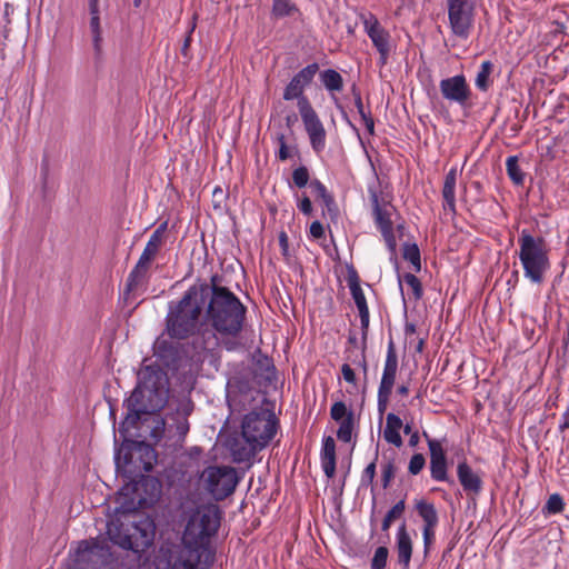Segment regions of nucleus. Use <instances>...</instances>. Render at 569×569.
I'll return each instance as SVG.
<instances>
[{
  "instance_id": "obj_24",
  "label": "nucleus",
  "mask_w": 569,
  "mask_h": 569,
  "mask_svg": "<svg viewBox=\"0 0 569 569\" xmlns=\"http://www.w3.org/2000/svg\"><path fill=\"white\" fill-rule=\"evenodd\" d=\"M90 13V30L92 33L93 47L97 52L101 49L102 30L100 26L99 0H88Z\"/></svg>"
},
{
  "instance_id": "obj_9",
  "label": "nucleus",
  "mask_w": 569,
  "mask_h": 569,
  "mask_svg": "<svg viewBox=\"0 0 569 569\" xmlns=\"http://www.w3.org/2000/svg\"><path fill=\"white\" fill-rule=\"evenodd\" d=\"M449 26L452 33L461 39H468L475 21V0H447Z\"/></svg>"
},
{
  "instance_id": "obj_38",
  "label": "nucleus",
  "mask_w": 569,
  "mask_h": 569,
  "mask_svg": "<svg viewBox=\"0 0 569 569\" xmlns=\"http://www.w3.org/2000/svg\"><path fill=\"white\" fill-rule=\"evenodd\" d=\"M403 281H405L406 286L411 290V292L416 299L421 298V296H422L421 283L415 274L406 273L403 276Z\"/></svg>"
},
{
  "instance_id": "obj_1",
  "label": "nucleus",
  "mask_w": 569,
  "mask_h": 569,
  "mask_svg": "<svg viewBox=\"0 0 569 569\" xmlns=\"http://www.w3.org/2000/svg\"><path fill=\"white\" fill-rule=\"evenodd\" d=\"M159 495L160 486L153 479L123 487L119 496L120 507L107 525L109 540L123 549L144 551L153 541L156 526L139 509L152 506Z\"/></svg>"
},
{
  "instance_id": "obj_54",
  "label": "nucleus",
  "mask_w": 569,
  "mask_h": 569,
  "mask_svg": "<svg viewBox=\"0 0 569 569\" xmlns=\"http://www.w3.org/2000/svg\"><path fill=\"white\" fill-rule=\"evenodd\" d=\"M177 430H178L179 435H181V436L187 435V432L189 430V423L184 418L181 421H179V423L177 426Z\"/></svg>"
},
{
  "instance_id": "obj_18",
  "label": "nucleus",
  "mask_w": 569,
  "mask_h": 569,
  "mask_svg": "<svg viewBox=\"0 0 569 569\" xmlns=\"http://www.w3.org/2000/svg\"><path fill=\"white\" fill-rule=\"evenodd\" d=\"M396 550L399 565L403 569H408L412 556V539L405 522L398 528L396 535Z\"/></svg>"
},
{
  "instance_id": "obj_7",
  "label": "nucleus",
  "mask_w": 569,
  "mask_h": 569,
  "mask_svg": "<svg viewBox=\"0 0 569 569\" xmlns=\"http://www.w3.org/2000/svg\"><path fill=\"white\" fill-rule=\"evenodd\" d=\"M519 259L525 277L532 283H541L550 269L549 249L541 237H533L522 230L519 239Z\"/></svg>"
},
{
  "instance_id": "obj_29",
  "label": "nucleus",
  "mask_w": 569,
  "mask_h": 569,
  "mask_svg": "<svg viewBox=\"0 0 569 569\" xmlns=\"http://www.w3.org/2000/svg\"><path fill=\"white\" fill-rule=\"evenodd\" d=\"M309 188L313 196L318 199H321L328 210H331V206L335 204V201L332 196L328 192L326 186L319 180H312L309 183Z\"/></svg>"
},
{
  "instance_id": "obj_45",
  "label": "nucleus",
  "mask_w": 569,
  "mask_h": 569,
  "mask_svg": "<svg viewBox=\"0 0 569 569\" xmlns=\"http://www.w3.org/2000/svg\"><path fill=\"white\" fill-rule=\"evenodd\" d=\"M321 466L325 475L332 478L336 473V458H321Z\"/></svg>"
},
{
  "instance_id": "obj_62",
  "label": "nucleus",
  "mask_w": 569,
  "mask_h": 569,
  "mask_svg": "<svg viewBox=\"0 0 569 569\" xmlns=\"http://www.w3.org/2000/svg\"><path fill=\"white\" fill-rule=\"evenodd\" d=\"M403 431H405V433H410L411 432V427L409 425H406L405 428H403Z\"/></svg>"
},
{
  "instance_id": "obj_50",
  "label": "nucleus",
  "mask_w": 569,
  "mask_h": 569,
  "mask_svg": "<svg viewBox=\"0 0 569 569\" xmlns=\"http://www.w3.org/2000/svg\"><path fill=\"white\" fill-rule=\"evenodd\" d=\"M393 472L392 463L388 462L382 467V485L385 488L389 486V482L393 477Z\"/></svg>"
},
{
  "instance_id": "obj_26",
  "label": "nucleus",
  "mask_w": 569,
  "mask_h": 569,
  "mask_svg": "<svg viewBox=\"0 0 569 569\" xmlns=\"http://www.w3.org/2000/svg\"><path fill=\"white\" fill-rule=\"evenodd\" d=\"M506 170L510 180L517 184L521 186L525 182V172L519 166V159L517 156L508 157L506 160Z\"/></svg>"
},
{
  "instance_id": "obj_15",
  "label": "nucleus",
  "mask_w": 569,
  "mask_h": 569,
  "mask_svg": "<svg viewBox=\"0 0 569 569\" xmlns=\"http://www.w3.org/2000/svg\"><path fill=\"white\" fill-rule=\"evenodd\" d=\"M107 555H109V548L104 540L81 541L74 555V567L68 569H80L81 563L92 561L93 557L103 558Z\"/></svg>"
},
{
  "instance_id": "obj_35",
  "label": "nucleus",
  "mask_w": 569,
  "mask_h": 569,
  "mask_svg": "<svg viewBox=\"0 0 569 569\" xmlns=\"http://www.w3.org/2000/svg\"><path fill=\"white\" fill-rule=\"evenodd\" d=\"M295 10V6L289 0H273L272 13L277 18L291 16Z\"/></svg>"
},
{
  "instance_id": "obj_52",
  "label": "nucleus",
  "mask_w": 569,
  "mask_h": 569,
  "mask_svg": "<svg viewBox=\"0 0 569 569\" xmlns=\"http://www.w3.org/2000/svg\"><path fill=\"white\" fill-rule=\"evenodd\" d=\"M310 234L311 237H313L315 239H320L323 237L325 234V228L322 226L321 222L319 221H313L310 226Z\"/></svg>"
},
{
  "instance_id": "obj_25",
  "label": "nucleus",
  "mask_w": 569,
  "mask_h": 569,
  "mask_svg": "<svg viewBox=\"0 0 569 569\" xmlns=\"http://www.w3.org/2000/svg\"><path fill=\"white\" fill-rule=\"evenodd\" d=\"M167 230V222L161 223L150 236L143 252L156 259L160 248L163 244V236Z\"/></svg>"
},
{
  "instance_id": "obj_42",
  "label": "nucleus",
  "mask_w": 569,
  "mask_h": 569,
  "mask_svg": "<svg viewBox=\"0 0 569 569\" xmlns=\"http://www.w3.org/2000/svg\"><path fill=\"white\" fill-rule=\"evenodd\" d=\"M426 459L421 453H416L411 457L408 470L411 475H418L425 467Z\"/></svg>"
},
{
  "instance_id": "obj_16",
  "label": "nucleus",
  "mask_w": 569,
  "mask_h": 569,
  "mask_svg": "<svg viewBox=\"0 0 569 569\" xmlns=\"http://www.w3.org/2000/svg\"><path fill=\"white\" fill-rule=\"evenodd\" d=\"M154 258L142 251L137 264L131 270L127 280V290L129 292L137 290L139 287L144 284L148 272L151 268Z\"/></svg>"
},
{
  "instance_id": "obj_28",
  "label": "nucleus",
  "mask_w": 569,
  "mask_h": 569,
  "mask_svg": "<svg viewBox=\"0 0 569 569\" xmlns=\"http://www.w3.org/2000/svg\"><path fill=\"white\" fill-rule=\"evenodd\" d=\"M325 88L329 91H341L343 88V80L339 72L332 69L325 70L320 74Z\"/></svg>"
},
{
  "instance_id": "obj_12",
  "label": "nucleus",
  "mask_w": 569,
  "mask_h": 569,
  "mask_svg": "<svg viewBox=\"0 0 569 569\" xmlns=\"http://www.w3.org/2000/svg\"><path fill=\"white\" fill-rule=\"evenodd\" d=\"M299 113L312 150L316 153L322 152L327 143V131L308 99H301L299 103Z\"/></svg>"
},
{
  "instance_id": "obj_23",
  "label": "nucleus",
  "mask_w": 569,
  "mask_h": 569,
  "mask_svg": "<svg viewBox=\"0 0 569 569\" xmlns=\"http://www.w3.org/2000/svg\"><path fill=\"white\" fill-rule=\"evenodd\" d=\"M402 420L395 413H388L386 418V427L383 430V438L387 442L400 448L402 446V438L400 429L402 428Z\"/></svg>"
},
{
  "instance_id": "obj_10",
  "label": "nucleus",
  "mask_w": 569,
  "mask_h": 569,
  "mask_svg": "<svg viewBox=\"0 0 569 569\" xmlns=\"http://www.w3.org/2000/svg\"><path fill=\"white\" fill-rule=\"evenodd\" d=\"M368 191L373 208L376 224L380 230L388 249L390 251H395L397 242L393 234L391 220L393 207L390 204L388 199L378 192L376 187L369 186Z\"/></svg>"
},
{
  "instance_id": "obj_27",
  "label": "nucleus",
  "mask_w": 569,
  "mask_h": 569,
  "mask_svg": "<svg viewBox=\"0 0 569 569\" xmlns=\"http://www.w3.org/2000/svg\"><path fill=\"white\" fill-rule=\"evenodd\" d=\"M417 511L425 522L423 527H436L437 526L438 516H437L436 508L432 503H429L426 501H420L417 503Z\"/></svg>"
},
{
  "instance_id": "obj_5",
  "label": "nucleus",
  "mask_w": 569,
  "mask_h": 569,
  "mask_svg": "<svg viewBox=\"0 0 569 569\" xmlns=\"http://www.w3.org/2000/svg\"><path fill=\"white\" fill-rule=\"evenodd\" d=\"M277 432V419L267 409L252 411L244 416L241 433L244 442L233 440L230 442V452L236 462L249 461L263 449Z\"/></svg>"
},
{
  "instance_id": "obj_30",
  "label": "nucleus",
  "mask_w": 569,
  "mask_h": 569,
  "mask_svg": "<svg viewBox=\"0 0 569 569\" xmlns=\"http://www.w3.org/2000/svg\"><path fill=\"white\" fill-rule=\"evenodd\" d=\"M492 71V63L490 61H483L480 66V69L477 73L475 83L476 87L482 91L487 90L489 87V77Z\"/></svg>"
},
{
  "instance_id": "obj_37",
  "label": "nucleus",
  "mask_w": 569,
  "mask_h": 569,
  "mask_svg": "<svg viewBox=\"0 0 569 569\" xmlns=\"http://www.w3.org/2000/svg\"><path fill=\"white\" fill-rule=\"evenodd\" d=\"M388 555L389 551L387 547H378L371 560V569H385L387 565Z\"/></svg>"
},
{
  "instance_id": "obj_55",
  "label": "nucleus",
  "mask_w": 569,
  "mask_h": 569,
  "mask_svg": "<svg viewBox=\"0 0 569 569\" xmlns=\"http://www.w3.org/2000/svg\"><path fill=\"white\" fill-rule=\"evenodd\" d=\"M367 130L369 131L370 134L373 133L375 131V122H373V119L368 116V117H365V119H362Z\"/></svg>"
},
{
  "instance_id": "obj_21",
  "label": "nucleus",
  "mask_w": 569,
  "mask_h": 569,
  "mask_svg": "<svg viewBox=\"0 0 569 569\" xmlns=\"http://www.w3.org/2000/svg\"><path fill=\"white\" fill-rule=\"evenodd\" d=\"M398 369V359L392 345L389 346L379 389L392 391Z\"/></svg>"
},
{
  "instance_id": "obj_43",
  "label": "nucleus",
  "mask_w": 569,
  "mask_h": 569,
  "mask_svg": "<svg viewBox=\"0 0 569 569\" xmlns=\"http://www.w3.org/2000/svg\"><path fill=\"white\" fill-rule=\"evenodd\" d=\"M378 459V451H376L375 453V459L372 462H370L366 469L363 470V473H362V477H361V482L363 485L368 483V485H371L372 481H373V478L376 476V461Z\"/></svg>"
},
{
  "instance_id": "obj_53",
  "label": "nucleus",
  "mask_w": 569,
  "mask_h": 569,
  "mask_svg": "<svg viewBox=\"0 0 569 569\" xmlns=\"http://www.w3.org/2000/svg\"><path fill=\"white\" fill-rule=\"evenodd\" d=\"M341 372H342V377L343 379L349 382V383H356V375H355V371L353 369L348 365V363H345L342 365L341 367Z\"/></svg>"
},
{
  "instance_id": "obj_51",
  "label": "nucleus",
  "mask_w": 569,
  "mask_h": 569,
  "mask_svg": "<svg viewBox=\"0 0 569 569\" xmlns=\"http://www.w3.org/2000/svg\"><path fill=\"white\" fill-rule=\"evenodd\" d=\"M298 209L306 216L311 214L312 204L309 197H307L306 194L301 197L300 201L298 202Z\"/></svg>"
},
{
  "instance_id": "obj_60",
  "label": "nucleus",
  "mask_w": 569,
  "mask_h": 569,
  "mask_svg": "<svg viewBox=\"0 0 569 569\" xmlns=\"http://www.w3.org/2000/svg\"><path fill=\"white\" fill-rule=\"evenodd\" d=\"M276 139H277V142H278L279 147L282 146V143H287L286 142V137H284L283 133H279Z\"/></svg>"
},
{
  "instance_id": "obj_40",
  "label": "nucleus",
  "mask_w": 569,
  "mask_h": 569,
  "mask_svg": "<svg viewBox=\"0 0 569 569\" xmlns=\"http://www.w3.org/2000/svg\"><path fill=\"white\" fill-rule=\"evenodd\" d=\"M563 499L558 493H553L548 498L545 509L549 513H559L563 510Z\"/></svg>"
},
{
  "instance_id": "obj_48",
  "label": "nucleus",
  "mask_w": 569,
  "mask_h": 569,
  "mask_svg": "<svg viewBox=\"0 0 569 569\" xmlns=\"http://www.w3.org/2000/svg\"><path fill=\"white\" fill-rule=\"evenodd\" d=\"M197 18H198V16L193 14L192 21H191V24H190V29L188 31V36H187V38H186V40L183 42L182 49H181L182 54H184V56L187 54V52H188V50L190 48V44H191V34H192V32L196 29Z\"/></svg>"
},
{
  "instance_id": "obj_36",
  "label": "nucleus",
  "mask_w": 569,
  "mask_h": 569,
  "mask_svg": "<svg viewBox=\"0 0 569 569\" xmlns=\"http://www.w3.org/2000/svg\"><path fill=\"white\" fill-rule=\"evenodd\" d=\"M349 415H353L351 410H349L345 402L337 401L331 406L330 416L335 421H342L347 419Z\"/></svg>"
},
{
  "instance_id": "obj_47",
  "label": "nucleus",
  "mask_w": 569,
  "mask_h": 569,
  "mask_svg": "<svg viewBox=\"0 0 569 569\" xmlns=\"http://www.w3.org/2000/svg\"><path fill=\"white\" fill-rule=\"evenodd\" d=\"M423 536V545H425V552L427 553L429 550V547L435 540V527H423L422 530Z\"/></svg>"
},
{
  "instance_id": "obj_31",
  "label": "nucleus",
  "mask_w": 569,
  "mask_h": 569,
  "mask_svg": "<svg viewBox=\"0 0 569 569\" xmlns=\"http://www.w3.org/2000/svg\"><path fill=\"white\" fill-rule=\"evenodd\" d=\"M403 258L412 264L416 271H420V251L417 244L406 243L403 247Z\"/></svg>"
},
{
  "instance_id": "obj_58",
  "label": "nucleus",
  "mask_w": 569,
  "mask_h": 569,
  "mask_svg": "<svg viewBox=\"0 0 569 569\" xmlns=\"http://www.w3.org/2000/svg\"><path fill=\"white\" fill-rule=\"evenodd\" d=\"M166 343H167V341H166L164 339L159 338V339H157V341H156V343H154V349H156L157 351H159V350H161V349H163V348H164V345H166Z\"/></svg>"
},
{
  "instance_id": "obj_11",
  "label": "nucleus",
  "mask_w": 569,
  "mask_h": 569,
  "mask_svg": "<svg viewBox=\"0 0 569 569\" xmlns=\"http://www.w3.org/2000/svg\"><path fill=\"white\" fill-rule=\"evenodd\" d=\"M360 20L363 24L365 32L379 53V64L386 66L391 52L396 48L390 32L382 27L377 17L372 13L361 14Z\"/></svg>"
},
{
  "instance_id": "obj_56",
  "label": "nucleus",
  "mask_w": 569,
  "mask_h": 569,
  "mask_svg": "<svg viewBox=\"0 0 569 569\" xmlns=\"http://www.w3.org/2000/svg\"><path fill=\"white\" fill-rule=\"evenodd\" d=\"M279 242H280V246L282 248V251L286 253L287 252V249H288V237L284 232H281L279 234Z\"/></svg>"
},
{
  "instance_id": "obj_6",
  "label": "nucleus",
  "mask_w": 569,
  "mask_h": 569,
  "mask_svg": "<svg viewBox=\"0 0 569 569\" xmlns=\"http://www.w3.org/2000/svg\"><path fill=\"white\" fill-rule=\"evenodd\" d=\"M168 388L161 372L149 367L138 375V385L127 400V422L136 423L142 415L160 411L168 401Z\"/></svg>"
},
{
  "instance_id": "obj_46",
  "label": "nucleus",
  "mask_w": 569,
  "mask_h": 569,
  "mask_svg": "<svg viewBox=\"0 0 569 569\" xmlns=\"http://www.w3.org/2000/svg\"><path fill=\"white\" fill-rule=\"evenodd\" d=\"M390 395L391 391L378 389V411L380 415H383V412L387 410Z\"/></svg>"
},
{
  "instance_id": "obj_44",
  "label": "nucleus",
  "mask_w": 569,
  "mask_h": 569,
  "mask_svg": "<svg viewBox=\"0 0 569 569\" xmlns=\"http://www.w3.org/2000/svg\"><path fill=\"white\" fill-rule=\"evenodd\" d=\"M321 458H336V443L332 437L323 439Z\"/></svg>"
},
{
  "instance_id": "obj_32",
  "label": "nucleus",
  "mask_w": 569,
  "mask_h": 569,
  "mask_svg": "<svg viewBox=\"0 0 569 569\" xmlns=\"http://www.w3.org/2000/svg\"><path fill=\"white\" fill-rule=\"evenodd\" d=\"M430 473L436 481H449L446 460H430Z\"/></svg>"
},
{
  "instance_id": "obj_39",
  "label": "nucleus",
  "mask_w": 569,
  "mask_h": 569,
  "mask_svg": "<svg viewBox=\"0 0 569 569\" xmlns=\"http://www.w3.org/2000/svg\"><path fill=\"white\" fill-rule=\"evenodd\" d=\"M428 447L430 451V460H446V452L440 441L436 439H428Z\"/></svg>"
},
{
  "instance_id": "obj_49",
  "label": "nucleus",
  "mask_w": 569,
  "mask_h": 569,
  "mask_svg": "<svg viewBox=\"0 0 569 569\" xmlns=\"http://www.w3.org/2000/svg\"><path fill=\"white\" fill-rule=\"evenodd\" d=\"M295 151V147H289L287 143H282V146H280L278 150V158L281 161H286L287 159L293 156Z\"/></svg>"
},
{
  "instance_id": "obj_64",
  "label": "nucleus",
  "mask_w": 569,
  "mask_h": 569,
  "mask_svg": "<svg viewBox=\"0 0 569 569\" xmlns=\"http://www.w3.org/2000/svg\"><path fill=\"white\" fill-rule=\"evenodd\" d=\"M140 3H141V0H133V4H134V7H139V6H140Z\"/></svg>"
},
{
  "instance_id": "obj_17",
  "label": "nucleus",
  "mask_w": 569,
  "mask_h": 569,
  "mask_svg": "<svg viewBox=\"0 0 569 569\" xmlns=\"http://www.w3.org/2000/svg\"><path fill=\"white\" fill-rule=\"evenodd\" d=\"M133 459H139L141 461V468L148 472L153 468L156 462V451L146 442H133L129 455L124 456V463H129Z\"/></svg>"
},
{
  "instance_id": "obj_61",
  "label": "nucleus",
  "mask_w": 569,
  "mask_h": 569,
  "mask_svg": "<svg viewBox=\"0 0 569 569\" xmlns=\"http://www.w3.org/2000/svg\"><path fill=\"white\" fill-rule=\"evenodd\" d=\"M398 392H399L400 395H402V396H407V395H408V392H409V388H408L407 386H400V387L398 388Z\"/></svg>"
},
{
  "instance_id": "obj_59",
  "label": "nucleus",
  "mask_w": 569,
  "mask_h": 569,
  "mask_svg": "<svg viewBox=\"0 0 569 569\" xmlns=\"http://www.w3.org/2000/svg\"><path fill=\"white\" fill-rule=\"evenodd\" d=\"M418 442H419V436H418V433H417V432H413V433L411 435L410 439H409V445H410L411 447H415V446H417V445H418Z\"/></svg>"
},
{
  "instance_id": "obj_14",
  "label": "nucleus",
  "mask_w": 569,
  "mask_h": 569,
  "mask_svg": "<svg viewBox=\"0 0 569 569\" xmlns=\"http://www.w3.org/2000/svg\"><path fill=\"white\" fill-rule=\"evenodd\" d=\"M318 71V64L312 63L300 70L288 83L283 92L284 100H298V104L301 99H308L303 96L305 88L312 81L315 74Z\"/></svg>"
},
{
  "instance_id": "obj_33",
  "label": "nucleus",
  "mask_w": 569,
  "mask_h": 569,
  "mask_svg": "<svg viewBox=\"0 0 569 569\" xmlns=\"http://www.w3.org/2000/svg\"><path fill=\"white\" fill-rule=\"evenodd\" d=\"M339 423H340V426L337 431L338 439L343 442H350L351 438H352V430H353V423H355L353 415H349V417L347 419H343Z\"/></svg>"
},
{
  "instance_id": "obj_3",
  "label": "nucleus",
  "mask_w": 569,
  "mask_h": 569,
  "mask_svg": "<svg viewBox=\"0 0 569 569\" xmlns=\"http://www.w3.org/2000/svg\"><path fill=\"white\" fill-rule=\"evenodd\" d=\"M209 290L208 284L192 286L184 292L181 300L170 308L167 331L171 338L186 339L201 335L203 349H213L218 346V337L208 328H203L204 325L201 322Z\"/></svg>"
},
{
  "instance_id": "obj_22",
  "label": "nucleus",
  "mask_w": 569,
  "mask_h": 569,
  "mask_svg": "<svg viewBox=\"0 0 569 569\" xmlns=\"http://www.w3.org/2000/svg\"><path fill=\"white\" fill-rule=\"evenodd\" d=\"M457 169L451 168L446 174L443 188H442V198H443V208L452 213L456 212V184H457Z\"/></svg>"
},
{
  "instance_id": "obj_4",
  "label": "nucleus",
  "mask_w": 569,
  "mask_h": 569,
  "mask_svg": "<svg viewBox=\"0 0 569 569\" xmlns=\"http://www.w3.org/2000/svg\"><path fill=\"white\" fill-rule=\"evenodd\" d=\"M206 318L218 337V342L224 345L228 350L234 349L236 343L230 338H236L243 325L246 308L240 300L227 288L213 284L210 290Z\"/></svg>"
},
{
  "instance_id": "obj_19",
  "label": "nucleus",
  "mask_w": 569,
  "mask_h": 569,
  "mask_svg": "<svg viewBox=\"0 0 569 569\" xmlns=\"http://www.w3.org/2000/svg\"><path fill=\"white\" fill-rule=\"evenodd\" d=\"M457 476L463 490L471 495H478L482 490L481 478L471 469V467L462 461L457 467Z\"/></svg>"
},
{
  "instance_id": "obj_20",
  "label": "nucleus",
  "mask_w": 569,
  "mask_h": 569,
  "mask_svg": "<svg viewBox=\"0 0 569 569\" xmlns=\"http://www.w3.org/2000/svg\"><path fill=\"white\" fill-rule=\"evenodd\" d=\"M348 286L351 292V296L355 300V303L358 308L361 327L367 329L369 326V308L367 305V300L365 293L359 284V280L357 276L350 277L348 280Z\"/></svg>"
},
{
  "instance_id": "obj_34",
  "label": "nucleus",
  "mask_w": 569,
  "mask_h": 569,
  "mask_svg": "<svg viewBox=\"0 0 569 569\" xmlns=\"http://www.w3.org/2000/svg\"><path fill=\"white\" fill-rule=\"evenodd\" d=\"M405 511V502L401 500L399 502H397L389 511L388 513L386 515L383 521H382V530L383 531H387L389 530L391 523L400 518L402 516Z\"/></svg>"
},
{
  "instance_id": "obj_63",
  "label": "nucleus",
  "mask_w": 569,
  "mask_h": 569,
  "mask_svg": "<svg viewBox=\"0 0 569 569\" xmlns=\"http://www.w3.org/2000/svg\"><path fill=\"white\" fill-rule=\"evenodd\" d=\"M295 121V117H287V124L290 126Z\"/></svg>"
},
{
  "instance_id": "obj_2",
  "label": "nucleus",
  "mask_w": 569,
  "mask_h": 569,
  "mask_svg": "<svg viewBox=\"0 0 569 569\" xmlns=\"http://www.w3.org/2000/svg\"><path fill=\"white\" fill-rule=\"evenodd\" d=\"M220 520L217 505L198 507L187 520L180 550L172 560L158 558L157 569H208L213 558L210 541L219 529Z\"/></svg>"
},
{
  "instance_id": "obj_13",
  "label": "nucleus",
  "mask_w": 569,
  "mask_h": 569,
  "mask_svg": "<svg viewBox=\"0 0 569 569\" xmlns=\"http://www.w3.org/2000/svg\"><path fill=\"white\" fill-rule=\"evenodd\" d=\"M439 88L442 97L450 102L466 106L470 100L471 90L462 74L442 79Z\"/></svg>"
},
{
  "instance_id": "obj_57",
  "label": "nucleus",
  "mask_w": 569,
  "mask_h": 569,
  "mask_svg": "<svg viewBox=\"0 0 569 569\" xmlns=\"http://www.w3.org/2000/svg\"><path fill=\"white\" fill-rule=\"evenodd\" d=\"M356 104H357V109L359 111V114L361 116V119H365V117H368V114L365 111V108H363L361 99H358Z\"/></svg>"
},
{
  "instance_id": "obj_8",
  "label": "nucleus",
  "mask_w": 569,
  "mask_h": 569,
  "mask_svg": "<svg viewBox=\"0 0 569 569\" xmlns=\"http://www.w3.org/2000/svg\"><path fill=\"white\" fill-rule=\"evenodd\" d=\"M239 482L236 468L231 466H208L199 476V488L216 501L231 496Z\"/></svg>"
},
{
  "instance_id": "obj_41",
  "label": "nucleus",
  "mask_w": 569,
  "mask_h": 569,
  "mask_svg": "<svg viewBox=\"0 0 569 569\" xmlns=\"http://www.w3.org/2000/svg\"><path fill=\"white\" fill-rule=\"evenodd\" d=\"M292 181L296 187L303 188L309 182V171L306 167H299L292 172Z\"/></svg>"
}]
</instances>
